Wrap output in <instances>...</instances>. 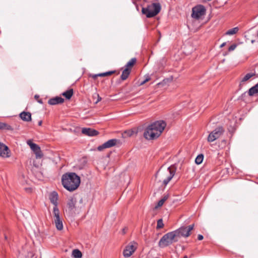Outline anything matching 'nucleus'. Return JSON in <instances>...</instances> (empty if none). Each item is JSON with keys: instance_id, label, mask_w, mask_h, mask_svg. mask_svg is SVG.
<instances>
[{"instance_id": "0eeeda50", "label": "nucleus", "mask_w": 258, "mask_h": 258, "mask_svg": "<svg viewBox=\"0 0 258 258\" xmlns=\"http://www.w3.org/2000/svg\"><path fill=\"white\" fill-rule=\"evenodd\" d=\"M224 130L222 126H219L213 131L208 137V141L212 142L220 138L223 134Z\"/></svg>"}, {"instance_id": "7c9ffc66", "label": "nucleus", "mask_w": 258, "mask_h": 258, "mask_svg": "<svg viewBox=\"0 0 258 258\" xmlns=\"http://www.w3.org/2000/svg\"><path fill=\"white\" fill-rule=\"evenodd\" d=\"M237 46V45L236 44H233L228 48V51H232L234 50L236 48Z\"/></svg>"}, {"instance_id": "2eb2a0df", "label": "nucleus", "mask_w": 258, "mask_h": 258, "mask_svg": "<svg viewBox=\"0 0 258 258\" xmlns=\"http://www.w3.org/2000/svg\"><path fill=\"white\" fill-rule=\"evenodd\" d=\"M82 133L90 137L96 136L99 134L97 131L91 128H83Z\"/></svg>"}, {"instance_id": "4be33fe9", "label": "nucleus", "mask_w": 258, "mask_h": 258, "mask_svg": "<svg viewBox=\"0 0 258 258\" xmlns=\"http://www.w3.org/2000/svg\"><path fill=\"white\" fill-rule=\"evenodd\" d=\"M258 93V84L250 88L248 90V95L250 96H253L254 94Z\"/></svg>"}, {"instance_id": "f704fd0d", "label": "nucleus", "mask_w": 258, "mask_h": 258, "mask_svg": "<svg viewBox=\"0 0 258 258\" xmlns=\"http://www.w3.org/2000/svg\"><path fill=\"white\" fill-rule=\"evenodd\" d=\"M90 77H92L93 79H95L98 77H100V74H95V75H91Z\"/></svg>"}, {"instance_id": "1a4fd4ad", "label": "nucleus", "mask_w": 258, "mask_h": 258, "mask_svg": "<svg viewBox=\"0 0 258 258\" xmlns=\"http://www.w3.org/2000/svg\"><path fill=\"white\" fill-rule=\"evenodd\" d=\"M53 214L54 215V221L56 228L58 230H61L63 229V224L62 220L61 219L59 215V211L58 209L56 208L53 209Z\"/></svg>"}, {"instance_id": "58836bf2", "label": "nucleus", "mask_w": 258, "mask_h": 258, "mask_svg": "<svg viewBox=\"0 0 258 258\" xmlns=\"http://www.w3.org/2000/svg\"><path fill=\"white\" fill-rule=\"evenodd\" d=\"M226 42H223L221 45H220V47L222 48L223 47H224L225 45H226Z\"/></svg>"}, {"instance_id": "bb28decb", "label": "nucleus", "mask_w": 258, "mask_h": 258, "mask_svg": "<svg viewBox=\"0 0 258 258\" xmlns=\"http://www.w3.org/2000/svg\"><path fill=\"white\" fill-rule=\"evenodd\" d=\"M238 28L237 27H234L233 28H232V29L228 30L226 32L225 34L228 35H233V34L236 33L238 32Z\"/></svg>"}, {"instance_id": "6e6552de", "label": "nucleus", "mask_w": 258, "mask_h": 258, "mask_svg": "<svg viewBox=\"0 0 258 258\" xmlns=\"http://www.w3.org/2000/svg\"><path fill=\"white\" fill-rule=\"evenodd\" d=\"M206 9L203 5H200L192 9L191 17L196 19H199L205 14Z\"/></svg>"}, {"instance_id": "a211bd4d", "label": "nucleus", "mask_w": 258, "mask_h": 258, "mask_svg": "<svg viewBox=\"0 0 258 258\" xmlns=\"http://www.w3.org/2000/svg\"><path fill=\"white\" fill-rule=\"evenodd\" d=\"M19 116L23 121L28 122L31 120V114L29 112L23 111L20 113Z\"/></svg>"}, {"instance_id": "b1692460", "label": "nucleus", "mask_w": 258, "mask_h": 258, "mask_svg": "<svg viewBox=\"0 0 258 258\" xmlns=\"http://www.w3.org/2000/svg\"><path fill=\"white\" fill-rule=\"evenodd\" d=\"M72 255L74 258H81L82 253L80 250L75 249L73 250Z\"/></svg>"}, {"instance_id": "dca6fc26", "label": "nucleus", "mask_w": 258, "mask_h": 258, "mask_svg": "<svg viewBox=\"0 0 258 258\" xmlns=\"http://www.w3.org/2000/svg\"><path fill=\"white\" fill-rule=\"evenodd\" d=\"M76 202V199L74 197L69 198L67 202V207L70 211H72L75 209Z\"/></svg>"}, {"instance_id": "9b49d317", "label": "nucleus", "mask_w": 258, "mask_h": 258, "mask_svg": "<svg viewBox=\"0 0 258 258\" xmlns=\"http://www.w3.org/2000/svg\"><path fill=\"white\" fill-rule=\"evenodd\" d=\"M119 141L116 139H110L107 142H105L103 144L100 146H99L97 147V149L98 151H102L104 149L109 148L115 146L117 143H118Z\"/></svg>"}, {"instance_id": "393cba45", "label": "nucleus", "mask_w": 258, "mask_h": 258, "mask_svg": "<svg viewBox=\"0 0 258 258\" xmlns=\"http://www.w3.org/2000/svg\"><path fill=\"white\" fill-rule=\"evenodd\" d=\"M137 61V59L135 57L132 58L129 61L127 62V63L125 66V68H130L131 69V68L134 66V64L136 63Z\"/></svg>"}, {"instance_id": "f8f14e48", "label": "nucleus", "mask_w": 258, "mask_h": 258, "mask_svg": "<svg viewBox=\"0 0 258 258\" xmlns=\"http://www.w3.org/2000/svg\"><path fill=\"white\" fill-rule=\"evenodd\" d=\"M0 156L5 158L9 157L10 156L9 148L2 143H0Z\"/></svg>"}, {"instance_id": "5701e85b", "label": "nucleus", "mask_w": 258, "mask_h": 258, "mask_svg": "<svg viewBox=\"0 0 258 258\" xmlns=\"http://www.w3.org/2000/svg\"><path fill=\"white\" fill-rule=\"evenodd\" d=\"M73 95V89H70L62 93V95L64 96L66 99H70Z\"/></svg>"}, {"instance_id": "473e14b6", "label": "nucleus", "mask_w": 258, "mask_h": 258, "mask_svg": "<svg viewBox=\"0 0 258 258\" xmlns=\"http://www.w3.org/2000/svg\"><path fill=\"white\" fill-rule=\"evenodd\" d=\"M35 98L36 99H37V101L38 103H39L40 104H42L43 103V102H42V100L41 99H39V95H35V96H34Z\"/></svg>"}, {"instance_id": "f257e3e1", "label": "nucleus", "mask_w": 258, "mask_h": 258, "mask_svg": "<svg viewBox=\"0 0 258 258\" xmlns=\"http://www.w3.org/2000/svg\"><path fill=\"white\" fill-rule=\"evenodd\" d=\"M166 126V123L163 120L155 121L149 125L145 130L144 137L148 140H153L158 138Z\"/></svg>"}, {"instance_id": "20e7f679", "label": "nucleus", "mask_w": 258, "mask_h": 258, "mask_svg": "<svg viewBox=\"0 0 258 258\" xmlns=\"http://www.w3.org/2000/svg\"><path fill=\"white\" fill-rule=\"evenodd\" d=\"M177 233V232L173 231L164 234L160 239L158 242V246L161 248H164L172 244L173 243L177 242L178 239Z\"/></svg>"}, {"instance_id": "c756f323", "label": "nucleus", "mask_w": 258, "mask_h": 258, "mask_svg": "<svg viewBox=\"0 0 258 258\" xmlns=\"http://www.w3.org/2000/svg\"><path fill=\"white\" fill-rule=\"evenodd\" d=\"M97 97V100L95 102V104H97L98 102H99V101H100L102 99L101 97L99 96V94L98 93H95L94 95H93V97Z\"/></svg>"}, {"instance_id": "9d476101", "label": "nucleus", "mask_w": 258, "mask_h": 258, "mask_svg": "<svg viewBox=\"0 0 258 258\" xmlns=\"http://www.w3.org/2000/svg\"><path fill=\"white\" fill-rule=\"evenodd\" d=\"M27 144L29 145L31 150L34 152L37 159H40L42 157L43 154L40 147L38 145L32 143L30 140L27 141Z\"/></svg>"}, {"instance_id": "2f4dec72", "label": "nucleus", "mask_w": 258, "mask_h": 258, "mask_svg": "<svg viewBox=\"0 0 258 258\" xmlns=\"http://www.w3.org/2000/svg\"><path fill=\"white\" fill-rule=\"evenodd\" d=\"M164 202H165L163 201V200L161 199L158 202V204H157V206H156V207H161L163 205Z\"/></svg>"}, {"instance_id": "ddd939ff", "label": "nucleus", "mask_w": 258, "mask_h": 258, "mask_svg": "<svg viewBox=\"0 0 258 258\" xmlns=\"http://www.w3.org/2000/svg\"><path fill=\"white\" fill-rule=\"evenodd\" d=\"M136 247L133 244L128 245L125 246L123 251V255L125 257H130L135 251Z\"/></svg>"}, {"instance_id": "a19ab883", "label": "nucleus", "mask_w": 258, "mask_h": 258, "mask_svg": "<svg viewBox=\"0 0 258 258\" xmlns=\"http://www.w3.org/2000/svg\"><path fill=\"white\" fill-rule=\"evenodd\" d=\"M5 238L6 240H7L8 238V237L6 235H5Z\"/></svg>"}, {"instance_id": "aec40b11", "label": "nucleus", "mask_w": 258, "mask_h": 258, "mask_svg": "<svg viewBox=\"0 0 258 258\" xmlns=\"http://www.w3.org/2000/svg\"><path fill=\"white\" fill-rule=\"evenodd\" d=\"M131 73V69L130 68H125L124 70L122 71V74L121 75V79L122 80H126Z\"/></svg>"}, {"instance_id": "a878e982", "label": "nucleus", "mask_w": 258, "mask_h": 258, "mask_svg": "<svg viewBox=\"0 0 258 258\" xmlns=\"http://www.w3.org/2000/svg\"><path fill=\"white\" fill-rule=\"evenodd\" d=\"M204 159V155L203 154H199L198 155L195 159V163L199 165L201 164Z\"/></svg>"}, {"instance_id": "cd10ccee", "label": "nucleus", "mask_w": 258, "mask_h": 258, "mask_svg": "<svg viewBox=\"0 0 258 258\" xmlns=\"http://www.w3.org/2000/svg\"><path fill=\"white\" fill-rule=\"evenodd\" d=\"M164 226L162 219H160L157 221V229H160Z\"/></svg>"}, {"instance_id": "c9c22d12", "label": "nucleus", "mask_w": 258, "mask_h": 258, "mask_svg": "<svg viewBox=\"0 0 258 258\" xmlns=\"http://www.w3.org/2000/svg\"><path fill=\"white\" fill-rule=\"evenodd\" d=\"M127 230V227H124L122 229V234H124L126 233V231Z\"/></svg>"}, {"instance_id": "37998d69", "label": "nucleus", "mask_w": 258, "mask_h": 258, "mask_svg": "<svg viewBox=\"0 0 258 258\" xmlns=\"http://www.w3.org/2000/svg\"><path fill=\"white\" fill-rule=\"evenodd\" d=\"M257 84H258V83H257Z\"/></svg>"}, {"instance_id": "39448f33", "label": "nucleus", "mask_w": 258, "mask_h": 258, "mask_svg": "<svg viewBox=\"0 0 258 258\" xmlns=\"http://www.w3.org/2000/svg\"><path fill=\"white\" fill-rule=\"evenodd\" d=\"M161 10V6L159 3H152L149 4L146 7H143L142 13L147 18H153L157 15Z\"/></svg>"}, {"instance_id": "6ab92c4d", "label": "nucleus", "mask_w": 258, "mask_h": 258, "mask_svg": "<svg viewBox=\"0 0 258 258\" xmlns=\"http://www.w3.org/2000/svg\"><path fill=\"white\" fill-rule=\"evenodd\" d=\"M256 74L254 72V73H247L246 74L244 77L242 79L241 82L239 84V87H241L242 85V84L243 82H245L247 81H248L249 79H250L251 77L255 76Z\"/></svg>"}, {"instance_id": "e433bc0d", "label": "nucleus", "mask_w": 258, "mask_h": 258, "mask_svg": "<svg viewBox=\"0 0 258 258\" xmlns=\"http://www.w3.org/2000/svg\"><path fill=\"white\" fill-rule=\"evenodd\" d=\"M204 238V237L201 234H199L198 236V239L199 240H203Z\"/></svg>"}, {"instance_id": "f03ea898", "label": "nucleus", "mask_w": 258, "mask_h": 258, "mask_svg": "<svg viewBox=\"0 0 258 258\" xmlns=\"http://www.w3.org/2000/svg\"><path fill=\"white\" fill-rule=\"evenodd\" d=\"M80 177L75 172H67L61 177L63 186L68 191H73L80 185Z\"/></svg>"}, {"instance_id": "4c0bfd02", "label": "nucleus", "mask_w": 258, "mask_h": 258, "mask_svg": "<svg viewBox=\"0 0 258 258\" xmlns=\"http://www.w3.org/2000/svg\"><path fill=\"white\" fill-rule=\"evenodd\" d=\"M150 78L148 77V78H146L144 81H143L142 83H141V85H143L145 84L146 82L148 81Z\"/></svg>"}, {"instance_id": "79ce46f5", "label": "nucleus", "mask_w": 258, "mask_h": 258, "mask_svg": "<svg viewBox=\"0 0 258 258\" xmlns=\"http://www.w3.org/2000/svg\"><path fill=\"white\" fill-rule=\"evenodd\" d=\"M183 258H188L187 256L185 255Z\"/></svg>"}, {"instance_id": "c85d7f7f", "label": "nucleus", "mask_w": 258, "mask_h": 258, "mask_svg": "<svg viewBox=\"0 0 258 258\" xmlns=\"http://www.w3.org/2000/svg\"><path fill=\"white\" fill-rule=\"evenodd\" d=\"M114 73V71H109L100 74V77H104L108 75H110Z\"/></svg>"}, {"instance_id": "412c9836", "label": "nucleus", "mask_w": 258, "mask_h": 258, "mask_svg": "<svg viewBox=\"0 0 258 258\" xmlns=\"http://www.w3.org/2000/svg\"><path fill=\"white\" fill-rule=\"evenodd\" d=\"M0 130H7V131H13V128L9 124L5 123L0 122Z\"/></svg>"}, {"instance_id": "4468645a", "label": "nucleus", "mask_w": 258, "mask_h": 258, "mask_svg": "<svg viewBox=\"0 0 258 258\" xmlns=\"http://www.w3.org/2000/svg\"><path fill=\"white\" fill-rule=\"evenodd\" d=\"M49 200L51 203L54 205L53 209H54L55 208L58 209L57 208L58 194L56 191H53L51 192L49 196Z\"/></svg>"}, {"instance_id": "72a5a7b5", "label": "nucleus", "mask_w": 258, "mask_h": 258, "mask_svg": "<svg viewBox=\"0 0 258 258\" xmlns=\"http://www.w3.org/2000/svg\"><path fill=\"white\" fill-rule=\"evenodd\" d=\"M168 194L164 195L163 197L161 199L163 200V201L165 202L168 199Z\"/></svg>"}, {"instance_id": "7ed1b4c3", "label": "nucleus", "mask_w": 258, "mask_h": 258, "mask_svg": "<svg viewBox=\"0 0 258 258\" xmlns=\"http://www.w3.org/2000/svg\"><path fill=\"white\" fill-rule=\"evenodd\" d=\"M177 165L174 164L166 169L161 167L156 174V177H159V181L162 180V184L166 186L174 176L177 170Z\"/></svg>"}, {"instance_id": "ea45409f", "label": "nucleus", "mask_w": 258, "mask_h": 258, "mask_svg": "<svg viewBox=\"0 0 258 258\" xmlns=\"http://www.w3.org/2000/svg\"><path fill=\"white\" fill-rule=\"evenodd\" d=\"M42 120H40L38 122V125L41 126L42 125Z\"/></svg>"}, {"instance_id": "f3484780", "label": "nucleus", "mask_w": 258, "mask_h": 258, "mask_svg": "<svg viewBox=\"0 0 258 258\" xmlns=\"http://www.w3.org/2000/svg\"><path fill=\"white\" fill-rule=\"evenodd\" d=\"M64 102V99L61 97L56 96L55 97L50 99L48 103L51 105H56L62 103Z\"/></svg>"}, {"instance_id": "423d86ee", "label": "nucleus", "mask_w": 258, "mask_h": 258, "mask_svg": "<svg viewBox=\"0 0 258 258\" xmlns=\"http://www.w3.org/2000/svg\"><path fill=\"white\" fill-rule=\"evenodd\" d=\"M194 224L190 225L188 227H181L179 228L174 230L177 232L178 235L177 238L179 239L181 237H188L190 234V232L193 229Z\"/></svg>"}]
</instances>
